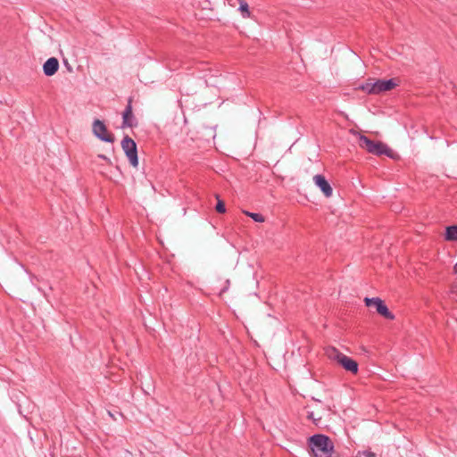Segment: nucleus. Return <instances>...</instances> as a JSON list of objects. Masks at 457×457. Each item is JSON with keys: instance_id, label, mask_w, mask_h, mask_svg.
I'll return each instance as SVG.
<instances>
[{"instance_id": "1", "label": "nucleus", "mask_w": 457, "mask_h": 457, "mask_svg": "<svg viewBox=\"0 0 457 457\" xmlns=\"http://www.w3.org/2000/svg\"><path fill=\"white\" fill-rule=\"evenodd\" d=\"M309 445L315 457H333L334 445L324 435H314L310 437Z\"/></svg>"}, {"instance_id": "2", "label": "nucleus", "mask_w": 457, "mask_h": 457, "mask_svg": "<svg viewBox=\"0 0 457 457\" xmlns=\"http://www.w3.org/2000/svg\"><path fill=\"white\" fill-rule=\"evenodd\" d=\"M359 145L375 155L385 154L390 158L395 157L394 152L386 144L382 142L372 141L363 135L359 137Z\"/></svg>"}, {"instance_id": "3", "label": "nucleus", "mask_w": 457, "mask_h": 457, "mask_svg": "<svg viewBox=\"0 0 457 457\" xmlns=\"http://www.w3.org/2000/svg\"><path fill=\"white\" fill-rule=\"evenodd\" d=\"M326 353L330 360L336 361L345 370L350 371L353 374H356L358 372V363L354 360L339 352L335 347L328 348L326 350Z\"/></svg>"}, {"instance_id": "4", "label": "nucleus", "mask_w": 457, "mask_h": 457, "mask_svg": "<svg viewBox=\"0 0 457 457\" xmlns=\"http://www.w3.org/2000/svg\"><path fill=\"white\" fill-rule=\"evenodd\" d=\"M92 133L99 140L107 143H112L114 141V136L108 131L106 125L104 121L96 119L92 124Z\"/></svg>"}, {"instance_id": "5", "label": "nucleus", "mask_w": 457, "mask_h": 457, "mask_svg": "<svg viewBox=\"0 0 457 457\" xmlns=\"http://www.w3.org/2000/svg\"><path fill=\"white\" fill-rule=\"evenodd\" d=\"M121 147L130 164L134 167L138 165L137 145L133 139L126 136L121 140Z\"/></svg>"}, {"instance_id": "6", "label": "nucleus", "mask_w": 457, "mask_h": 457, "mask_svg": "<svg viewBox=\"0 0 457 457\" xmlns=\"http://www.w3.org/2000/svg\"><path fill=\"white\" fill-rule=\"evenodd\" d=\"M397 86V81L395 79L387 80L378 79L377 81L367 84L365 89L370 94H379L382 92L389 91Z\"/></svg>"}, {"instance_id": "7", "label": "nucleus", "mask_w": 457, "mask_h": 457, "mask_svg": "<svg viewBox=\"0 0 457 457\" xmlns=\"http://www.w3.org/2000/svg\"><path fill=\"white\" fill-rule=\"evenodd\" d=\"M365 304L368 307H374L378 314L383 316L386 319L388 320H394L395 316L394 314L389 312L387 306L385 304V303L378 297H373L369 298L366 297L364 299Z\"/></svg>"}, {"instance_id": "8", "label": "nucleus", "mask_w": 457, "mask_h": 457, "mask_svg": "<svg viewBox=\"0 0 457 457\" xmlns=\"http://www.w3.org/2000/svg\"><path fill=\"white\" fill-rule=\"evenodd\" d=\"M137 126V120L133 114L132 99L129 98L125 110L122 112V128H134Z\"/></svg>"}, {"instance_id": "9", "label": "nucleus", "mask_w": 457, "mask_h": 457, "mask_svg": "<svg viewBox=\"0 0 457 457\" xmlns=\"http://www.w3.org/2000/svg\"><path fill=\"white\" fill-rule=\"evenodd\" d=\"M313 181L315 185L322 191L326 197H329L332 195L333 190L329 183L327 181L324 176L322 175H315L313 177Z\"/></svg>"}, {"instance_id": "10", "label": "nucleus", "mask_w": 457, "mask_h": 457, "mask_svg": "<svg viewBox=\"0 0 457 457\" xmlns=\"http://www.w3.org/2000/svg\"><path fill=\"white\" fill-rule=\"evenodd\" d=\"M59 69V62L55 57H51L43 65L44 74L47 77L54 75Z\"/></svg>"}, {"instance_id": "11", "label": "nucleus", "mask_w": 457, "mask_h": 457, "mask_svg": "<svg viewBox=\"0 0 457 457\" xmlns=\"http://www.w3.org/2000/svg\"><path fill=\"white\" fill-rule=\"evenodd\" d=\"M445 238L447 241H457V226H449L445 229Z\"/></svg>"}, {"instance_id": "12", "label": "nucleus", "mask_w": 457, "mask_h": 457, "mask_svg": "<svg viewBox=\"0 0 457 457\" xmlns=\"http://www.w3.org/2000/svg\"><path fill=\"white\" fill-rule=\"evenodd\" d=\"M244 213L245 215H247L248 217L252 218L256 222H263L264 221V217L260 213L250 212L247 211H245Z\"/></svg>"}, {"instance_id": "13", "label": "nucleus", "mask_w": 457, "mask_h": 457, "mask_svg": "<svg viewBox=\"0 0 457 457\" xmlns=\"http://www.w3.org/2000/svg\"><path fill=\"white\" fill-rule=\"evenodd\" d=\"M218 202H217V204H216V211L220 213H224L226 212V208H225V204L223 203V201L220 200L219 196L217 195L216 196Z\"/></svg>"}, {"instance_id": "14", "label": "nucleus", "mask_w": 457, "mask_h": 457, "mask_svg": "<svg viewBox=\"0 0 457 457\" xmlns=\"http://www.w3.org/2000/svg\"><path fill=\"white\" fill-rule=\"evenodd\" d=\"M451 297L457 302V282L453 283L450 290Z\"/></svg>"}, {"instance_id": "15", "label": "nucleus", "mask_w": 457, "mask_h": 457, "mask_svg": "<svg viewBox=\"0 0 457 457\" xmlns=\"http://www.w3.org/2000/svg\"><path fill=\"white\" fill-rule=\"evenodd\" d=\"M97 158H98V159H102V160H104V162H106L108 164H112L111 160H110L107 156H105L104 154H98V155H97Z\"/></svg>"}, {"instance_id": "16", "label": "nucleus", "mask_w": 457, "mask_h": 457, "mask_svg": "<svg viewBox=\"0 0 457 457\" xmlns=\"http://www.w3.org/2000/svg\"><path fill=\"white\" fill-rule=\"evenodd\" d=\"M362 454L365 456V457H376V454L372 452H370V451H365L362 453Z\"/></svg>"}, {"instance_id": "17", "label": "nucleus", "mask_w": 457, "mask_h": 457, "mask_svg": "<svg viewBox=\"0 0 457 457\" xmlns=\"http://www.w3.org/2000/svg\"><path fill=\"white\" fill-rule=\"evenodd\" d=\"M308 418L312 420L314 422H316V421L320 420V418H315L314 415H313V412L309 413Z\"/></svg>"}, {"instance_id": "18", "label": "nucleus", "mask_w": 457, "mask_h": 457, "mask_svg": "<svg viewBox=\"0 0 457 457\" xmlns=\"http://www.w3.org/2000/svg\"><path fill=\"white\" fill-rule=\"evenodd\" d=\"M453 272L457 275V262L453 266Z\"/></svg>"}, {"instance_id": "19", "label": "nucleus", "mask_w": 457, "mask_h": 457, "mask_svg": "<svg viewBox=\"0 0 457 457\" xmlns=\"http://www.w3.org/2000/svg\"><path fill=\"white\" fill-rule=\"evenodd\" d=\"M356 457H360L359 455H357Z\"/></svg>"}]
</instances>
